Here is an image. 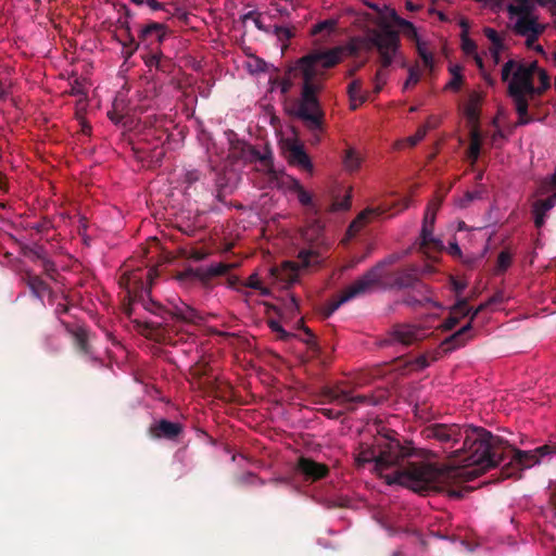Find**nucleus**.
<instances>
[{
  "instance_id": "21",
  "label": "nucleus",
  "mask_w": 556,
  "mask_h": 556,
  "mask_svg": "<svg viewBox=\"0 0 556 556\" xmlns=\"http://www.w3.org/2000/svg\"><path fill=\"white\" fill-rule=\"evenodd\" d=\"M144 126L147 128L146 130V137L147 139L149 137H152L159 142H164L169 138V134L167 132V129L164 128L165 117L164 116H156V115H149L144 119Z\"/></svg>"
},
{
  "instance_id": "4",
  "label": "nucleus",
  "mask_w": 556,
  "mask_h": 556,
  "mask_svg": "<svg viewBox=\"0 0 556 556\" xmlns=\"http://www.w3.org/2000/svg\"><path fill=\"white\" fill-rule=\"evenodd\" d=\"M155 276L156 274L153 269H149L146 273L140 268L125 270L121 275L118 283L126 291L130 302H141L147 311L161 314L163 307L150 299L151 285ZM164 312L184 323H193L198 317L195 309L181 301L170 303V306L164 309Z\"/></svg>"
},
{
  "instance_id": "18",
  "label": "nucleus",
  "mask_w": 556,
  "mask_h": 556,
  "mask_svg": "<svg viewBox=\"0 0 556 556\" xmlns=\"http://www.w3.org/2000/svg\"><path fill=\"white\" fill-rule=\"evenodd\" d=\"M484 7L501 8L505 0H473ZM516 4L507 5V13L510 17L515 15H529L534 11V2L532 0H515Z\"/></svg>"
},
{
  "instance_id": "13",
  "label": "nucleus",
  "mask_w": 556,
  "mask_h": 556,
  "mask_svg": "<svg viewBox=\"0 0 556 556\" xmlns=\"http://www.w3.org/2000/svg\"><path fill=\"white\" fill-rule=\"evenodd\" d=\"M410 200L403 199L400 202H394L392 205L389 203H382L376 207H368L359 213L357 218L350 225V229L359 228L367 223L370 217L382 216L391 211L392 207L400 206L396 213L406 210L409 206Z\"/></svg>"
},
{
  "instance_id": "48",
  "label": "nucleus",
  "mask_w": 556,
  "mask_h": 556,
  "mask_svg": "<svg viewBox=\"0 0 556 556\" xmlns=\"http://www.w3.org/2000/svg\"><path fill=\"white\" fill-rule=\"evenodd\" d=\"M334 25H336L334 22L329 21V20L319 22L313 26L312 35L321 34L325 30L331 31V30H333Z\"/></svg>"
},
{
  "instance_id": "57",
  "label": "nucleus",
  "mask_w": 556,
  "mask_h": 556,
  "mask_svg": "<svg viewBox=\"0 0 556 556\" xmlns=\"http://www.w3.org/2000/svg\"><path fill=\"white\" fill-rule=\"evenodd\" d=\"M427 134V127H420L417 129L416 134L409 138V142L412 146L417 144L419 141H421Z\"/></svg>"
},
{
  "instance_id": "45",
  "label": "nucleus",
  "mask_w": 556,
  "mask_h": 556,
  "mask_svg": "<svg viewBox=\"0 0 556 556\" xmlns=\"http://www.w3.org/2000/svg\"><path fill=\"white\" fill-rule=\"evenodd\" d=\"M351 206V194L348 193L343 197L342 200H333L331 203L330 211L337 212V211H345L349 210Z\"/></svg>"
},
{
  "instance_id": "49",
  "label": "nucleus",
  "mask_w": 556,
  "mask_h": 556,
  "mask_svg": "<svg viewBox=\"0 0 556 556\" xmlns=\"http://www.w3.org/2000/svg\"><path fill=\"white\" fill-rule=\"evenodd\" d=\"M361 89H362V81L361 80L355 79L352 83H350V85L348 87V93L350 96V100L351 101H354L356 99V97L361 96L359 94Z\"/></svg>"
},
{
  "instance_id": "42",
  "label": "nucleus",
  "mask_w": 556,
  "mask_h": 556,
  "mask_svg": "<svg viewBox=\"0 0 556 556\" xmlns=\"http://www.w3.org/2000/svg\"><path fill=\"white\" fill-rule=\"evenodd\" d=\"M430 365L427 355H419L407 363V367L412 370H422Z\"/></svg>"
},
{
  "instance_id": "30",
  "label": "nucleus",
  "mask_w": 556,
  "mask_h": 556,
  "mask_svg": "<svg viewBox=\"0 0 556 556\" xmlns=\"http://www.w3.org/2000/svg\"><path fill=\"white\" fill-rule=\"evenodd\" d=\"M481 151V138L477 130H473L470 136V143L468 148V157L476 162Z\"/></svg>"
},
{
  "instance_id": "25",
  "label": "nucleus",
  "mask_w": 556,
  "mask_h": 556,
  "mask_svg": "<svg viewBox=\"0 0 556 556\" xmlns=\"http://www.w3.org/2000/svg\"><path fill=\"white\" fill-rule=\"evenodd\" d=\"M434 225L422 224L420 231V245L422 249L441 250L442 242L433 237Z\"/></svg>"
},
{
  "instance_id": "28",
  "label": "nucleus",
  "mask_w": 556,
  "mask_h": 556,
  "mask_svg": "<svg viewBox=\"0 0 556 556\" xmlns=\"http://www.w3.org/2000/svg\"><path fill=\"white\" fill-rule=\"evenodd\" d=\"M482 102V96L479 92L472 91L468 97V102L465 108V114L469 121L476 122L479 119V106Z\"/></svg>"
},
{
  "instance_id": "50",
  "label": "nucleus",
  "mask_w": 556,
  "mask_h": 556,
  "mask_svg": "<svg viewBox=\"0 0 556 556\" xmlns=\"http://www.w3.org/2000/svg\"><path fill=\"white\" fill-rule=\"evenodd\" d=\"M29 256L33 260H38L40 262H42L45 258H48L46 250L43 249V247L40 245H36L33 249H30Z\"/></svg>"
},
{
  "instance_id": "11",
  "label": "nucleus",
  "mask_w": 556,
  "mask_h": 556,
  "mask_svg": "<svg viewBox=\"0 0 556 556\" xmlns=\"http://www.w3.org/2000/svg\"><path fill=\"white\" fill-rule=\"evenodd\" d=\"M230 268L231 265L224 262L212 264L208 267L187 268L177 275V280L181 282L200 280L206 283L214 277L226 275Z\"/></svg>"
},
{
  "instance_id": "55",
  "label": "nucleus",
  "mask_w": 556,
  "mask_h": 556,
  "mask_svg": "<svg viewBox=\"0 0 556 556\" xmlns=\"http://www.w3.org/2000/svg\"><path fill=\"white\" fill-rule=\"evenodd\" d=\"M170 66V60L165 58L164 54L161 52L159 55V62L155 64V68L161 72H167L168 67Z\"/></svg>"
},
{
  "instance_id": "60",
  "label": "nucleus",
  "mask_w": 556,
  "mask_h": 556,
  "mask_svg": "<svg viewBox=\"0 0 556 556\" xmlns=\"http://www.w3.org/2000/svg\"><path fill=\"white\" fill-rule=\"evenodd\" d=\"M261 281L260 279L257 278L256 275H251L248 279V282H247V286L249 288H252V289H255V290H261Z\"/></svg>"
},
{
  "instance_id": "26",
  "label": "nucleus",
  "mask_w": 556,
  "mask_h": 556,
  "mask_svg": "<svg viewBox=\"0 0 556 556\" xmlns=\"http://www.w3.org/2000/svg\"><path fill=\"white\" fill-rule=\"evenodd\" d=\"M242 151H244L245 146L242 144ZM247 149L250 152V156L252 161H258L265 172L268 174H275L274 170V163H273V155L270 151H266L264 153H261L260 151L255 150L253 147L248 146Z\"/></svg>"
},
{
  "instance_id": "34",
  "label": "nucleus",
  "mask_w": 556,
  "mask_h": 556,
  "mask_svg": "<svg viewBox=\"0 0 556 556\" xmlns=\"http://www.w3.org/2000/svg\"><path fill=\"white\" fill-rule=\"evenodd\" d=\"M462 49L468 55H473L477 53V45L476 42L469 38L467 30L462 31Z\"/></svg>"
},
{
  "instance_id": "47",
  "label": "nucleus",
  "mask_w": 556,
  "mask_h": 556,
  "mask_svg": "<svg viewBox=\"0 0 556 556\" xmlns=\"http://www.w3.org/2000/svg\"><path fill=\"white\" fill-rule=\"evenodd\" d=\"M299 308V300L293 294L289 295V298L283 302V309L290 315L296 314Z\"/></svg>"
},
{
  "instance_id": "27",
  "label": "nucleus",
  "mask_w": 556,
  "mask_h": 556,
  "mask_svg": "<svg viewBox=\"0 0 556 556\" xmlns=\"http://www.w3.org/2000/svg\"><path fill=\"white\" fill-rule=\"evenodd\" d=\"M391 16L393 22L402 29L405 37L415 42L420 41L417 29L412 22L399 16L395 11L392 12Z\"/></svg>"
},
{
  "instance_id": "8",
  "label": "nucleus",
  "mask_w": 556,
  "mask_h": 556,
  "mask_svg": "<svg viewBox=\"0 0 556 556\" xmlns=\"http://www.w3.org/2000/svg\"><path fill=\"white\" fill-rule=\"evenodd\" d=\"M381 283L378 275V267H371L363 276L348 286L339 295V299L327 308L326 317L333 314L342 304L370 292L374 287Z\"/></svg>"
},
{
  "instance_id": "9",
  "label": "nucleus",
  "mask_w": 556,
  "mask_h": 556,
  "mask_svg": "<svg viewBox=\"0 0 556 556\" xmlns=\"http://www.w3.org/2000/svg\"><path fill=\"white\" fill-rule=\"evenodd\" d=\"M427 337L428 331L424 327L412 324H396L379 340L378 344L380 348L396 344L409 346L425 340Z\"/></svg>"
},
{
  "instance_id": "39",
  "label": "nucleus",
  "mask_w": 556,
  "mask_h": 556,
  "mask_svg": "<svg viewBox=\"0 0 556 556\" xmlns=\"http://www.w3.org/2000/svg\"><path fill=\"white\" fill-rule=\"evenodd\" d=\"M536 72L539 73L541 86L535 87V98L543 94L551 86L549 76L547 75V73L539 68Z\"/></svg>"
},
{
  "instance_id": "51",
  "label": "nucleus",
  "mask_w": 556,
  "mask_h": 556,
  "mask_svg": "<svg viewBox=\"0 0 556 556\" xmlns=\"http://www.w3.org/2000/svg\"><path fill=\"white\" fill-rule=\"evenodd\" d=\"M481 198L480 191H467L464 195V198L460 200L459 205L462 207L468 206L470 202H472L475 199Z\"/></svg>"
},
{
  "instance_id": "58",
  "label": "nucleus",
  "mask_w": 556,
  "mask_h": 556,
  "mask_svg": "<svg viewBox=\"0 0 556 556\" xmlns=\"http://www.w3.org/2000/svg\"><path fill=\"white\" fill-rule=\"evenodd\" d=\"M415 43H416L417 53L421 60H424L425 58H428L429 55H433L431 52H429L427 50L425 42H422L421 40L418 42H415Z\"/></svg>"
},
{
  "instance_id": "17",
  "label": "nucleus",
  "mask_w": 556,
  "mask_h": 556,
  "mask_svg": "<svg viewBox=\"0 0 556 556\" xmlns=\"http://www.w3.org/2000/svg\"><path fill=\"white\" fill-rule=\"evenodd\" d=\"M296 469L300 471L306 480H320L328 476L329 468L327 465L317 463L308 457H300L296 464Z\"/></svg>"
},
{
  "instance_id": "1",
  "label": "nucleus",
  "mask_w": 556,
  "mask_h": 556,
  "mask_svg": "<svg viewBox=\"0 0 556 556\" xmlns=\"http://www.w3.org/2000/svg\"><path fill=\"white\" fill-rule=\"evenodd\" d=\"M420 434L438 444L452 465L462 468L459 475L466 481L483 475L501 460L497 452L503 439L482 427L435 422L426 426Z\"/></svg>"
},
{
  "instance_id": "61",
  "label": "nucleus",
  "mask_w": 556,
  "mask_h": 556,
  "mask_svg": "<svg viewBox=\"0 0 556 556\" xmlns=\"http://www.w3.org/2000/svg\"><path fill=\"white\" fill-rule=\"evenodd\" d=\"M535 4L541 7H548L554 13L556 11V0H532Z\"/></svg>"
},
{
  "instance_id": "54",
  "label": "nucleus",
  "mask_w": 556,
  "mask_h": 556,
  "mask_svg": "<svg viewBox=\"0 0 556 556\" xmlns=\"http://www.w3.org/2000/svg\"><path fill=\"white\" fill-rule=\"evenodd\" d=\"M463 81H464V77L462 74H454V77H452V79L447 84V88H451L455 91H459V89L463 85Z\"/></svg>"
},
{
  "instance_id": "16",
  "label": "nucleus",
  "mask_w": 556,
  "mask_h": 556,
  "mask_svg": "<svg viewBox=\"0 0 556 556\" xmlns=\"http://www.w3.org/2000/svg\"><path fill=\"white\" fill-rule=\"evenodd\" d=\"M61 325L64 327L66 332L72 336L75 348L80 354L86 356L92 354V349L89 343V330L85 326L71 325L65 320H61Z\"/></svg>"
},
{
  "instance_id": "35",
  "label": "nucleus",
  "mask_w": 556,
  "mask_h": 556,
  "mask_svg": "<svg viewBox=\"0 0 556 556\" xmlns=\"http://www.w3.org/2000/svg\"><path fill=\"white\" fill-rule=\"evenodd\" d=\"M274 34L281 42L290 40L294 36V28L287 26H274Z\"/></svg>"
},
{
  "instance_id": "7",
  "label": "nucleus",
  "mask_w": 556,
  "mask_h": 556,
  "mask_svg": "<svg viewBox=\"0 0 556 556\" xmlns=\"http://www.w3.org/2000/svg\"><path fill=\"white\" fill-rule=\"evenodd\" d=\"M368 40L379 53V62L381 70L375 75V80L382 83L387 74L383 71L389 67L400 48V35L388 23H382L379 29H372L368 35Z\"/></svg>"
},
{
  "instance_id": "64",
  "label": "nucleus",
  "mask_w": 556,
  "mask_h": 556,
  "mask_svg": "<svg viewBox=\"0 0 556 556\" xmlns=\"http://www.w3.org/2000/svg\"><path fill=\"white\" fill-rule=\"evenodd\" d=\"M448 253L455 257H459L462 255V250L457 242H450Z\"/></svg>"
},
{
  "instance_id": "40",
  "label": "nucleus",
  "mask_w": 556,
  "mask_h": 556,
  "mask_svg": "<svg viewBox=\"0 0 556 556\" xmlns=\"http://www.w3.org/2000/svg\"><path fill=\"white\" fill-rule=\"evenodd\" d=\"M470 307L466 299L459 300L453 307L452 312L456 316L460 318L468 316L470 314Z\"/></svg>"
},
{
  "instance_id": "38",
  "label": "nucleus",
  "mask_w": 556,
  "mask_h": 556,
  "mask_svg": "<svg viewBox=\"0 0 556 556\" xmlns=\"http://www.w3.org/2000/svg\"><path fill=\"white\" fill-rule=\"evenodd\" d=\"M41 267H42L45 275L48 278H50L52 280H56V276L59 275V273H58L56 266L52 260H50L49 257L45 258L41 262Z\"/></svg>"
},
{
  "instance_id": "59",
  "label": "nucleus",
  "mask_w": 556,
  "mask_h": 556,
  "mask_svg": "<svg viewBox=\"0 0 556 556\" xmlns=\"http://www.w3.org/2000/svg\"><path fill=\"white\" fill-rule=\"evenodd\" d=\"M117 30L116 31H131L129 21L127 18L119 17L116 22Z\"/></svg>"
},
{
  "instance_id": "53",
  "label": "nucleus",
  "mask_w": 556,
  "mask_h": 556,
  "mask_svg": "<svg viewBox=\"0 0 556 556\" xmlns=\"http://www.w3.org/2000/svg\"><path fill=\"white\" fill-rule=\"evenodd\" d=\"M201 173L198 169L188 170L185 175V182L191 186L200 180Z\"/></svg>"
},
{
  "instance_id": "46",
  "label": "nucleus",
  "mask_w": 556,
  "mask_h": 556,
  "mask_svg": "<svg viewBox=\"0 0 556 556\" xmlns=\"http://www.w3.org/2000/svg\"><path fill=\"white\" fill-rule=\"evenodd\" d=\"M298 328L302 329L304 331V333L307 336L306 339H303V341L311 348V349H316L317 348V342L315 340V336L313 333V331L305 327L304 323L302 319H300L298 321Z\"/></svg>"
},
{
  "instance_id": "24",
  "label": "nucleus",
  "mask_w": 556,
  "mask_h": 556,
  "mask_svg": "<svg viewBox=\"0 0 556 556\" xmlns=\"http://www.w3.org/2000/svg\"><path fill=\"white\" fill-rule=\"evenodd\" d=\"M288 161L291 165L298 166L304 170H312V162L304 151L303 147L292 143L288 150Z\"/></svg>"
},
{
  "instance_id": "62",
  "label": "nucleus",
  "mask_w": 556,
  "mask_h": 556,
  "mask_svg": "<svg viewBox=\"0 0 556 556\" xmlns=\"http://www.w3.org/2000/svg\"><path fill=\"white\" fill-rule=\"evenodd\" d=\"M70 312V306L67 304H62V303H59L54 309V314L56 315V317L59 318V320L61 321V315L63 314H67Z\"/></svg>"
},
{
  "instance_id": "3",
  "label": "nucleus",
  "mask_w": 556,
  "mask_h": 556,
  "mask_svg": "<svg viewBox=\"0 0 556 556\" xmlns=\"http://www.w3.org/2000/svg\"><path fill=\"white\" fill-rule=\"evenodd\" d=\"M342 47L315 49L300 58L295 63V70L300 72L303 84L301 98L290 113L300 119L311 132L313 144L320 141L324 131L325 113L317 93L323 89V80L326 77L325 71L339 64L342 61Z\"/></svg>"
},
{
  "instance_id": "15",
  "label": "nucleus",
  "mask_w": 556,
  "mask_h": 556,
  "mask_svg": "<svg viewBox=\"0 0 556 556\" xmlns=\"http://www.w3.org/2000/svg\"><path fill=\"white\" fill-rule=\"evenodd\" d=\"M184 427L180 422L160 419L149 427V434L153 439L177 440L182 433Z\"/></svg>"
},
{
  "instance_id": "43",
  "label": "nucleus",
  "mask_w": 556,
  "mask_h": 556,
  "mask_svg": "<svg viewBox=\"0 0 556 556\" xmlns=\"http://www.w3.org/2000/svg\"><path fill=\"white\" fill-rule=\"evenodd\" d=\"M439 206H440L439 202L431 203L428 205V207L425 212V215H424L422 224L434 225L435 214H437Z\"/></svg>"
},
{
  "instance_id": "19",
  "label": "nucleus",
  "mask_w": 556,
  "mask_h": 556,
  "mask_svg": "<svg viewBox=\"0 0 556 556\" xmlns=\"http://www.w3.org/2000/svg\"><path fill=\"white\" fill-rule=\"evenodd\" d=\"M517 21L514 25V31L519 36H526L532 33V37L539 38L544 31V25L538 22V17L531 13L529 15H516Z\"/></svg>"
},
{
  "instance_id": "14",
  "label": "nucleus",
  "mask_w": 556,
  "mask_h": 556,
  "mask_svg": "<svg viewBox=\"0 0 556 556\" xmlns=\"http://www.w3.org/2000/svg\"><path fill=\"white\" fill-rule=\"evenodd\" d=\"M393 285L400 289L412 288L415 292H421L422 290L429 292V287L418 278V268L416 266L397 270L394 274Z\"/></svg>"
},
{
  "instance_id": "12",
  "label": "nucleus",
  "mask_w": 556,
  "mask_h": 556,
  "mask_svg": "<svg viewBox=\"0 0 556 556\" xmlns=\"http://www.w3.org/2000/svg\"><path fill=\"white\" fill-rule=\"evenodd\" d=\"M166 27L162 23L149 22L146 24L138 34V42L147 50L160 48V43L166 36Z\"/></svg>"
},
{
  "instance_id": "31",
  "label": "nucleus",
  "mask_w": 556,
  "mask_h": 556,
  "mask_svg": "<svg viewBox=\"0 0 556 556\" xmlns=\"http://www.w3.org/2000/svg\"><path fill=\"white\" fill-rule=\"evenodd\" d=\"M430 290L429 292L422 290L421 292H416L420 295V298L415 296L414 294H407L404 302L409 306H422L427 303H432V299L430 298Z\"/></svg>"
},
{
  "instance_id": "63",
  "label": "nucleus",
  "mask_w": 556,
  "mask_h": 556,
  "mask_svg": "<svg viewBox=\"0 0 556 556\" xmlns=\"http://www.w3.org/2000/svg\"><path fill=\"white\" fill-rule=\"evenodd\" d=\"M368 254H369V252H368V253H366V254H364L363 256H359V257H353V258L350 261V263H349L348 265H345V266H344V268H343V269H344V270H346V269L354 268V267H355V266H357L359 263H362V262L367 257V255H368Z\"/></svg>"
},
{
  "instance_id": "44",
  "label": "nucleus",
  "mask_w": 556,
  "mask_h": 556,
  "mask_svg": "<svg viewBox=\"0 0 556 556\" xmlns=\"http://www.w3.org/2000/svg\"><path fill=\"white\" fill-rule=\"evenodd\" d=\"M420 76H421V74H420V70H419L418 65L410 66L408 68V78L404 84V89L408 88L409 86H414V85L418 84L420 80Z\"/></svg>"
},
{
  "instance_id": "20",
  "label": "nucleus",
  "mask_w": 556,
  "mask_h": 556,
  "mask_svg": "<svg viewBox=\"0 0 556 556\" xmlns=\"http://www.w3.org/2000/svg\"><path fill=\"white\" fill-rule=\"evenodd\" d=\"M472 325L467 323L459 330L447 337L441 344L445 353L464 346L472 338Z\"/></svg>"
},
{
  "instance_id": "33",
  "label": "nucleus",
  "mask_w": 556,
  "mask_h": 556,
  "mask_svg": "<svg viewBox=\"0 0 556 556\" xmlns=\"http://www.w3.org/2000/svg\"><path fill=\"white\" fill-rule=\"evenodd\" d=\"M400 260H401V255L397 253H393V254H390L389 256H387L386 258H383L382 261L378 262L374 267H378L379 278L382 280V278L384 277V275H386L384 268L387 266L393 265L396 262H399Z\"/></svg>"
},
{
  "instance_id": "36",
  "label": "nucleus",
  "mask_w": 556,
  "mask_h": 556,
  "mask_svg": "<svg viewBox=\"0 0 556 556\" xmlns=\"http://www.w3.org/2000/svg\"><path fill=\"white\" fill-rule=\"evenodd\" d=\"M268 324V327L270 328V330L275 333H277L278 336V339L282 340V341H287L289 340L292 334L288 331H286L282 326L280 325V323L278 320H275V319H269L267 321Z\"/></svg>"
},
{
  "instance_id": "5",
  "label": "nucleus",
  "mask_w": 556,
  "mask_h": 556,
  "mask_svg": "<svg viewBox=\"0 0 556 556\" xmlns=\"http://www.w3.org/2000/svg\"><path fill=\"white\" fill-rule=\"evenodd\" d=\"M536 71V62L519 64L508 83L507 94L511 99L515 111L518 114L516 126H525L533 121L529 115L528 109L530 102L535 99L534 74Z\"/></svg>"
},
{
  "instance_id": "52",
  "label": "nucleus",
  "mask_w": 556,
  "mask_h": 556,
  "mask_svg": "<svg viewBox=\"0 0 556 556\" xmlns=\"http://www.w3.org/2000/svg\"><path fill=\"white\" fill-rule=\"evenodd\" d=\"M458 323H459V317H458V316H456L455 314H453V312H452V313H451V316H450V317H447V318L444 320V323H443V325H442V328H443L444 330H452V329H454V328L458 325Z\"/></svg>"
},
{
  "instance_id": "2",
  "label": "nucleus",
  "mask_w": 556,
  "mask_h": 556,
  "mask_svg": "<svg viewBox=\"0 0 556 556\" xmlns=\"http://www.w3.org/2000/svg\"><path fill=\"white\" fill-rule=\"evenodd\" d=\"M378 433L372 445L362 446L356 457L359 465L374 463L375 471L388 484L396 483L417 493L435 488L439 472L432 465L410 463L413 447L404 445L395 430L382 427Z\"/></svg>"
},
{
  "instance_id": "10",
  "label": "nucleus",
  "mask_w": 556,
  "mask_h": 556,
  "mask_svg": "<svg viewBox=\"0 0 556 556\" xmlns=\"http://www.w3.org/2000/svg\"><path fill=\"white\" fill-rule=\"evenodd\" d=\"M321 395L331 403L342 406L345 410L353 412L358 405H375L376 402L370 395H352L350 391L339 387H325Z\"/></svg>"
},
{
  "instance_id": "23",
  "label": "nucleus",
  "mask_w": 556,
  "mask_h": 556,
  "mask_svg": "<svg viewBox=\"0 0 556 556\" xmlns=\"http://www.w3.org/2000/svg\"><path fill=\"white\" fill-rule=\"evenodd\" d=\"M114 39L122 46V55L126 61L140 48L131 31H115Z\"/></svg>"
},
{
  "instance_id": "22",
  "label": "nucleus",
  "mask_w": 556,
  "mask_h": 556,
  "mask_svg": "<svg viewBox=\"0 0 556 556\" xmlns=\"http://www.w3.org/2000/svg\"><path fill=\"white\" fill-rule=\"evenodd\" d=\"M22 280L29 288L33 295L42 303L43 294L49 290L48 283L40 276L30 270L24 271Z\"/></svg>"
},
{
  "instance_id": "41",
  "label": "nucleus",
  "mask_w": 556,
  "mask_h": 556,
  "mask_svg": "<svg viewBox=\"0 0 556 556\" xmlns=\"http://www.w3.org/2000/svg\"><path fill=\"white\" fill-rule=\"evenodd\" d=\"M511 264V254L504 250L497 256V271H505Z\"/></svg>"
},
{
  "instance_id": "37",
  "label": "nucleus",
  "mask_w": 556,
  "mask_h": 556,
  "mask_svg": "<svg viewBox=\"0 0 556 556\" xmlns=\"http://www.w3.org/2000/svg\"><path fill=\"white\" fill-rule=\"evenodd\" d=\"M161 53V50L160 48H155V49H150L148 50L143 55H142V60L144 62V64L152 68V67H155V64L159 62V55Z\"/></svg>"
},
{
  "instance_id": "56",
  "label": "nucleus",
  "mask_w": 556,
  "mask_h": 556,
  "mask_svg": "<svg viewBox=\"0 0 556 556\" xmlns=\"http://www.w3.org/2000/svg\"><path fill=\"white\" fill-rule=\"evenodd\" d=\"M483 31H484L485 37L491 41L492 45L498 43V39L502 38L498 35V33L491 27H485Z\"/></svg>"
},
{
  "instance_id": "32",
  "label": "nucleus",
  "mask_w": 556,
  "mask_h": 556,
  "mask_svg": "<svg viewBox=\"0 0 556 556\" xmlns=\"http://www.w3.org/2000/svg\"><path fill=\"white\" fill-rule=\"evenodd\" d=\"M343 162L349 170H356L361 165V159L353 149L346 150Z\"/></svg>"
},
{
  "instance_id": "29",
  "label": "nucleus",
  "mask_w": 556,
  "mask_h": 556,
  "mask_svg": "<svg viewBox=\"0 0 556 556\" xmlns=\"http://www.w3.org/2000/svg\"><path fill=\"white\" fill-rule=\"evenodd\" d=\"M291 189L296 192L298 200L303 206L315 207L312 194L304 189L299 180L293 181Z\"/></svg>"
},
{
  "instance_id": "6",
  "label": "nucleus",
  "mask_w": 556,
  "mask_h": 556,
  "mask_svg": "<svg viewBox=\"0 0 556 556\" xmlns=\"http://www.w3.org/2000/svg\"><path fill=\"white\" fill-rule=\"evenodd\" d=\"M503 442L501 450L497 452V458H501V460L493 467H497L501 463L509 458L501 470L503 479L513 477L520 478L522 470L539 464L546 455L556 454V443L544 444L531 451H521L511 446L505 440H503Z\"/></svg>"
}]
</instances>
